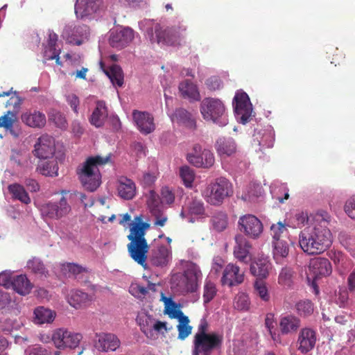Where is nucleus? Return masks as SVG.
<instances>
[{"instance_id": "37", "label": "nucleus", "mask_w": 355, "mask_h": 355, "mask_svg": "<svg viewBox=\"0 0 355 355\" xmlns=\"http://www.w3.org/2000/svg\"><path fill=\"white\" fill-rule=\"evenodd\" d=\"M270 268V262L266 257H261L253 261L250 266L251 273L259 278H265Z\"/></svg>"}, {"instance_id": "33", "label": "nucleus", "mask_w": 355, "mask_h": 355, "mask_svg": "<svg viewBox=\"0 0 355 355\" xmlns=\"http://www.w3.org/2000/svg\"><path fill=\"white\" fill-rule=\"evenodd\" d=\"M179 91L183 98L190 101H198L200 99L197 85L189 80H183L180 83Z\"/></svg>"}, {"instance_id": "48", "label": "nucleus", "mask_w": 355, "mask_h": 355, "mask_svg": "<svg viewBox=\"0 0 355 355\" xmlns=\"http://www.w3.org/2000/svg\"><path fill=\"white\" fill-rule=\"evenodd\" d=\"M15 120V114L13 112L8 111L6 114L0 117V127L3 128L6 130L9 131L15 137H17V135L15 134L13 130V124Z\"/></svg>"}, {"instance_id": "36", "label": "nucleus", "mask_w": 355, "mask_h": 355, "mask_svg": "<svg viewBox=\"0 0 355 355\" xmlns=\"http://www.w3.org/2000/svg\"><path fill=\"white\" fill-rule=\"evenodd\" d=\"M169 116L173 123L183 125L190 128H193L195 126V121L191 114L184 109H177L174 113Z\"/></svg>"}, {"instance_id": "20", "label": "nucleus", "mask_w": 355, "mask_h": 355, "mask_svg": "<svg viewBox=\"0 0 355 355\" xmlns=\"http://www.w3.org/2000/svg\"><path fill=\"white\" fill-rule=\"evenodd\" d=\"M120 340L113 334L101 333L96 335L94 346L99 352H114L120 346Z\"/></svg>"}, {"instance_id": "41", "label": "nucleus", "mask_w": 355, "mask_h": 355, "mask_svg": "<svg viewBox=\"0 0 355 355\" xmlns=\"http://www.w3.org/2000/svg\"><path fill=\"white\" fill-rule=\"evenodd\" d=\"M111 83L114 85L121 87L123 84V73L121 68L116 64H112L108 69L104 70Z\"/></svg>"}, {"instance_id": "29", "label": "nucleus", "mask_w": 355, "mask_h": 355, "mask_svg": "<svg viewBox=\"0 0 355 355\" xmlns=\"http://www.w3.org/2000/svg\"><path fill=\"white\" fill-rule=\"evenodd\" d=\"M21 121L26 125L31 128H42L46 124V116L37 110H29L24 112L21 116Z\"/></svg>"}, {"instance_id": "40", "label": "nucleus", "mask_w": 355, "mask_h": 355, "mask_svg": "<svg viewBox=\"0 0 355 355\" xmlns=\"http://www.w3.org/2000/svg\"><path fill=\"white\" fill-rule=\"evenodd\" d=\"M155 319L146 313H141L137 315V322L142 332L148 338H152V327Z\"/></svg>"}, {"instance_id": "34", "label": "nucleus", "mask_w": 355, "mask_h": 355, "mask_svg": "<svg viewBox=\"0 0 355 355\" xmlns=\"http://www.w3.org/2000/svg\"><path fill=\"white\" fill-rule=\"evenodd\" d=\"M92 300L87 293L79 290H71L67 296L68 303L75 309L86 306Z\"/></svg>"}, {"instance_id": "47", "label": "nucleus", "mask_w": 355, "mask_h": 355, "mask_svg": "<svg viewBox=\"0 0 355 355\" xmlns=\"http://www.w3.org/2000/svg\"><path fill=\"white\" fill-rule=\"evenodd\" d=\"M61 271L64 276L69 277L74 276L78 278L79 275L85 272V269L79 265L67 263L61 265Z\"/></svg>"}, {"instance_id": "61", "label": "nucleus", "mask_w": 355, "mask_h": 355, "mask_svg": "<svg viewBox=\"0 0 355 355\" xmlns=\"http://www.w3.org/2000/svg\"><path fill=\"white\" fill-rule=\"evenodd\" d=\"M172 329V327H168L167 322H162L155 319L152 327V337L154 336V332L164 335Z\"/></svg>"}, {"instance_id": "39", "label": "nucleus", "mask_w": 355, "mask_h": 355, "mask_svg": "<svg viewBox=\"0 0 355 355\" xmlns=\"http://www.w3.org/2000/svg\"><path fill=\"white\" fill-rule=\"evenodd\" d=\"M272 254L276 263L282 264L289 252V247L285 241H272Z\"/></svg>"}, {"instance_id": "32", "label": "nucleus", "mask_w": 355, "mask_h": 355, "mask_svg": "<svg viewBox=\"0 0 355 355\" xmlns=\"http://www.w3.org/2000/svg\"><path fill=\"white\" fill-rule=\"evenodd\" d=\"M33 315V322L38 325L51 324L56 317V313L54 311L44 306L35 308Z\"/></svg>"}, {"instance_id": "63", "label": "nucleus", "mask_w": 355, "mask_h": 355, "mask_svg": "<svg viewBox=\"0 0 355 355\" xmlns=\"http://www.w3.org/2000/svg\"><path fill=\"white\" fill-rule=\"evenodd\" d=\"M129 292L135 297L141 298L147 294V288L137 283H134L130 285Z\"/></svg>"}, {"instance_id": "9", "label": "nucleus", "mask_w": 355, "mask_h": 355, "mask_svg": "<svg viewBox=\"0 0 355 355\" xmlns=\"http://www.w3.org/2000/svg\"><path fill=\"white\" fill-rule=\"evenodd\" d=\"M232 186L225 178H218L209 184L202 192L205 200L211 205H220L232 193Z\"/></svg>"}, {"instance_id": "51", "label": "nucleus", "mask_w": 355, "mask_h": 355, "mask_svg": "<svg viewBox=\"0 0 355 355\" xmlns=\"http://www.w3.org/2000/svg\"><path fill=\"white\" fill-rule=\"evenodd\" d=\"M298 314L302 317L311 315L314 311L313 304L309 300H301L296 304Z\"/></svg>"}, {"instance_id": "43", "label": "nucleus", "mask_w": 355, "mask_h": 355, "mask_svg": "<svg viewBox=\"0 0 355 355\" xmlns=\"http://www.w3.org/2000/svg\"><path fill=\"white\" fill-rule=\"evenodd\" d=\"M69 329L59 328L55 329L51 336V340L57 349H64V343L68 338Z\"/></svg>"}, {"instance_id": "64", "label": "nucleus", "mask_w": 355, "mask_h": 355, "mask_svg": "<svg viewBox=\"0 0 355 355\" xmlns=\"http://www.w3.org/2000/svg\"><path fill=\"white\" fill-rule=\"evenodd\" d=\"M26 355H50L48 351L40 345L30 346L25 349Z\"/></svg>"}, {"instance_id": "10", "label": "nucleus", "mask_w": 355, "mask_h": 355, "mask_svg": "<svg viewBox=\"0 0 355 355\" xmlns=\"http://www.w3.org/2000/svg\"><path fill=\"white\" fill-rule=\"evenodd\" d=\"M71 211L67 199L62 197L59 201H49L41 206L40 211L45 220H60Z\"/></svg>"}, {"instance_id": "15", "label": "nucleus", "mask_w": 355, "mask_h": 355, "mask_svg": "<svg viewBox=\"0 0 355 355\" xmlns=\"http://www.w3.org/2000/svg\"><path fill=\"white\" fill-rule=\"evenodd\" d=\"M89 28L85 25L67 24L62 31V37L69 43L80 45L89 36Z\"/></svg>"}, {"instance_id": "59", "label": "nucleus", "mask_w": 355, "mask_h": 355, "mask_svg": "<svg viewBox=\"0 0 355 355\" xmlns=\"http://www.w3.org/2000/svg\"><path fill=\"white\" fill-rule=\"evenodd\" d=\"M315 216H311L310 217L308 216L307 213L306 212H299L297 213L295 216V219L296 220V224L293 225L294 227H300L302 225H304L306 223L307 224V226L313 223V218Z\"/></svg>"}, {"instance_id": "13", "label": "nucleus", "mask_w": 355, "mask_h": 355, "mask_svg": "<svg viewBox=\"0 0 355 355\" xmlns=\"http://www.w3.org/2000/svg\"><path fill=\"white\" fill-rule=\"evenodd\" d=\"M238 224L241 232L252 239L258 238L263 232L262 223L252 214L241 216Z\"/></svg>"}, {"instance_id": "4", "label": "nucleus", "mask_w": 355, "mask_h": 355, "mask_svg": "<svg viewBox=\"0 0 355 355\" xmlns=\"http://www.w3.org/2000/svg\"><path fill=\"white\" fill-rule=\"evenodd\" d=\"M110 159V156L89 157L78 169V174L83 186L89 191H94L101 184L99 166Z\"/></svg>"}, {"instance_id": "8", "label": "nucleus", "mask_w": 355, "mask_h": 355, "mask_svg": "<svg viewBox=\"0 0 355 355\" xmlns=\"http://www.w3.org/2000/svg\"><path fill=\"white\" fill-rule=\"evenodd\" d=\"M161 300L164 304V313L168 315L171 318L178 320V324L177 325L178 338L182 340H184L191 334L192 331V327L189 325V318L184 315L171 297H166L162 294Z\"/></svg>"}, {"instance_id": "31", "label": "nucleus", "mask_w": 355, "mask_h": 355, "mask_svg": "<svg viewBox=\"0 0 355 355\" xmlns=\"http://www.w3.org/2000/svg\"><path fill=\"white\" fill-rule=\"evenodd\" d=\"M171 259L172 253L171 246L166 247L161 245L158 247L156 250L153 252L150 261L156 266L163 267L168 265Z\"/></svg>"}, {"instance_id": "27", "label": "nucleus", "mask_w": 355, "mask_h": 355, "mask_svg": "<svg viewBox=\"0 0 355 355\" xmlns=\"http://www.w3.org/2000/svg\"><path fill=\"white\" fill-rule=\"evenodd\" d=\"M117 193L123 200L132 199L136 195L135 183L126 177H120L117 182Z\"/></svg>"}, {"instance_id": "12", "label": "nucleus", "mask_w": 355, "mask_h": 355, "mask_svg": "<svg viewBox=\"0 0 355 355\" xmlns=\"http://www.w3.org/2000/svg\"><path fill=\"white\" fill-rule=\"evenodd\" d=\"M180 216L187 223H195L205 218L207 214L203 202L196 198L189 200L182 207Z\"/></svg>"}, {"instance_id": "44", "label": "nucleus", "mask_w": 355, "mask_h": 355, "mask_svg": "<svg viewBox=\"0 0 355 355\" xmlns=\"http://www.w3.org/2000/svg\"><path fill=\"white\" fill-rule=\"evenodd\" d=\"M294 271L291 267L282 268L278 277V283L284 288H290L293 283Z\"/></svg>"}, {"instance_id": "11", "label": "nucleus", "mask_w": 355, "mask_h": 355, "mask_svg": "<svg viewBox=\"0 0 355 355\" xmlns=\"http://www.w3.org/2000/svg\"><path fill=\"white\" fill-rule=\"evenodd\" d=\"M235 116L242 123H247L252 113V105L248 95L243 92H237L233 101Z\"/></svg>"}, {"instance_id": "23", "label": "nucleus", "mask_w": 355, "mask_h": 355, "mask_svg": "<svg viewBox=\"0 0 355 355\" xmlns=\"http://www.w3.org/2000/svg\"><path fill=\"white\" fill-rule=\"evenodd\" d=\"M55 149L54 139L47 135L41 136L35 145L34 154L42 159H46L53 156Z\"/></svg>"}, {"instance_id": "56", "label": "nucleus", "mask_w": 355, "mask_h": 355, "mask_svg": "<svg viewBox=\"0 0 355 355\" xmlns=\"http://www.w3.org/2000/svg\"><path fill=\"white\" fill-rule=\"evenodd\" d=\"M180 176L186 187H191L192 186L195 176L191 168L187 166H182L180 168Z\"/></svg>"}, {"instance_id": "16", "label": "nucleus", "mask_w": 355, "mask_h": 355, "mask_svg": "<svg viewBox=\"0 0 355 355\" xmlns=\"http://www.w3.org/2000/svg\"><path fill=\"white\" fill-rule=\"evenodd\" d=\"M187 160L196 167L209 168L214 163V156L210 150H202L200 146L196 145L193 152L187 155Z\"/></svg>"}, {"instance_id": "6", "label": "nucleus", "mask_w": 355, "mask_h": 355, "mask_svg": "<svg viewBox=\"0 0 355 355\" xmlns=\"http://www.w3.org/2000/svg\"><path fill=\"white\" fill-rule=\"evenodd\" d=\"M200 111L206 121L224 127L228 123L227 112L223 102L216 98H205L200 103Z\"/></svg>"}, {"instance_id": "58", "label": "nucleus", "mask_w": 355, "mask_h": 355, "mask_svg": "<svg viewBox=\"0 0 355 355\" xmlns=\"http://www.w3.org/2000/svg\"><path fill=\"white\" fill-rule=\"evenodd\" d=\"M60 53V49H57L55 46H46L44 47V51L43 52V56L45 61L51 60L55 59L56 63L58 65H61L62 63L60 61L59 55Z\"/></svg>"}, {"instance_id": "50", "label": "nucleus", "mask_w": 355, "mask_h": 355, "mask_svg": "<svg viewBox=\"0 0 355 355\" xmlns=\"http://www.w3.org/2000/svg\"><path fill=\"white\" fill-rule=\"evenodd\" d=\"M261 194L262 187L259 184H254L242 195V199L246 202H254Z\"/></svg>"}, {"instance_id": "17", "label": "nucleus", "mask_w": 355, "mask_h": 355, "mask_svg": "<svg viewBox=\"0 0 355 355\" xmlns=\"http://www.w3.org/2000/svg\"><path fill=\"white\" fill-rule=\"evenodd\" d=\"M103 0H76L74 9L78 18H91L102 7Z\"/></svg>"}, {"instance_id": "7", "label": "nucleus", "mask_w": 355, "mask_h": 355, "mask_svg": "<svg viewBox=\"0 0 355 355\" xmlns=\"http://www.w3.org/2000/svg\"><path fill=\"white\" fill-rule=\"evenodd\" d=\"M155 33L153 29L147 31V35L152 43H157L162 46H176L180 44L187 26L179 24L171 27L162 29L159 25H155Z\"/></svg>"}, {"instance_id": "28", "label": "nucleus", "mask_w": 355, "mask_h": 355, "mask_svg": "<svg viewBox=\"0 0 355 355\" xmlns=\"http://www.w3.org/2000/svg\"><path fill=\"white\" fill-rule=\"evenodd\" d=\"M300 320L292 314L282 315L279 318V329L282 334L288 335L295 333L300 327Z\"/></svg>"}, {"instance_id": "18", "label": "nucleus", "mask_w": 355, "mask_h": 355, "mask_svg": "<svg viewBox=\"0 0 355 355\" xmlns=\"http://www.w3.org/2000/svg\"><path fill=\"white\" fill-rule=\"evenodd\" d=\"M317 340V332L314 329L302 328L297 337V349L302 354H306L314 348Z\"/></svg>"}, {"instance_id": "42", "label": "nucleus", "mask_w": 355, "mask_h": 355, "mask_svg": "<svg viewBox=\"0 0 355 355\" xmlns=\"http://www.w3.org/2000/svg\"><path fill=\"white\" fill-rule=\"evenodd\" d=\"M8 190L14 199H17L24 204L31 202V198L23 186L19 184H12L8 186Z\"/></svg>"}, {"instance_id": "57", "label": "nucleus", "mask_w": 355, "mask_h": 355, "mask_svg": "<svg viewBox=\"0 0 355 355\" xmlns=\"http://www.w3.org/2000/svg\"><path fill=\"white\" fill-rule=\"evenodd\" d=\"M254 293L263 301L268 302L270 300V294L268 288L262 281H256L254 284Z\"/></svg>"}, {"instance_id": "46", "label": "nucleus", "mask_w": 355, "mask_h": 355, "mask_svg": "<svg viewBox=\"0 0 355 355\" xmlns=\"http://www.w3.org/2000/svg\"><path fill=\"white\" fill-rule=\"evenodd\" d=\"M26 268L35 274L46 276L48 273L42 261L36 257L29 259L26 263Z\"/></svg>"}, {"instance_id": "22", "label": "nucleus", "mask_w": 355, "mask_h": 355, "mask_svg": "<svg viewBox=\"0 0 355 355\" xmlns=\"http://www.w3.org/2000/svg\"><path fill=\"white\" fill-rule=\"evenodd\" d=\"M132 119L137 128L144 135L150 134L155 129L154 118L148 112L133 110Z\"/></svg>"}, {"instance_id": "2", "label": "nucleus", "mask_w": 355, "mask_h": 355, "mask_svg": "<svg viewBox=\"0 0 355 355\" xmlns=\"http://www.w3.org/2000/svg\"><path fill=\"white\" fill-rule=\"evenodd\" d=\"M135 223H131L130 234L128 236L130 243L128 245V250L130 257L143 267H146L147 254L149 246L144 238L149 224L142 222V216H137Z\"/></svg>"}, {"instance_id": "54", "label": "nucleus", "mask_w": 355, "mask_h": 355, "mask_svg": "<svg viewBox=\"0 0 355 355\" xmlns=\"http://www.w3.org/2000/svg\"><path fill=\"white\" fill-rule=\"evenodd\" d=\"M217 292L216 285L209 279L205 280L204 286L203 300L205 303L209 302L216 295Z\"/></svg>"}, {"instance_id": "62", "label": "nucleus", "mask_w": 355, "mask_h": 355, "mask_svg": "<svg viewBox=\"0 0 355 355\" xmlns=\"http://www.w3.org/2000/svg\"><path fill=\"white\" fill-rule=\"evenodd\" d=\"M345 214L352 220H355V195L350 196L344 205Z\"/></svg>"}, {"instance_id": "60", "label": "nucleus", "mask_w": 355, "mask_h": 355, "mask_svg": "<svg viewBox=\"0 0 355 355\" xmlns=\"http://www.w3.org/2000/svg\"><path fill=\"white\" fill-rule=\"evenodd\" d=\"M49 120L52 121L58 128H65L67 121L64 116L59 112L53 111L49 114Z\"/></svg>"}, {"instance_id": "45", "label": "nucleus", "mask_w": 355, "mask_h": 355, "mask_svg": "<svg viewBox=\"0 0 355 355\" xmlns=\"http://www.w3.org/2000/svg\"><path fill=\"white\" fill-rule=\"evenodd\" d=\"M37 169L41 174L46 176L54 177L58 175V166L54 160L41 162Z\"/></svg>"}, {"instance_id": "14", "label": "nucleus", "mask_w": 355, "mask_h": 355, "mask_svg": "<svg viewBox=\"0 0 355 355\" xmlns=\"http://www.w3.org/2000/svg\"><path fill=\"white\" fill-rule=\"evenodd\" d=\"M135 37V33L130 28L112 29L110 32L109 43L115 49H121L131 43Z\"/></svg>"}, {"instance_id": "52", "label": "nucleus", "mask_w": 355, "mask_h": 355, "mask_svg": "<svg viewBox=\"0 0 355 355\" xmlns=\"http://www.w3.org/2000/svg\"><path fill=\"white\" fill-rule=\"evenodd\" d=\"M68 338L64 343V349H76L78 347L83 336L82 334L69 330Z\"/></svg>"}, {"instance_id": "30", "label": "nucleus", "mask_w": 355, "mask_h": 355, "mask_svg": "<svg viewBox=\"0 0 355 355\" xmlns=\"http://www.w3.org/2000/svg\"><path fill=\"white\" fill-rule=\"evenodd\" d=\"M108 116L106 104L103 101H98L96 107L89 118V122L96 128L102 127Z\"/></svg>"}, {"instance_id": "24", "label": "nucleus", "mask_w": 355, "mask_h": 355, "mask_svg": "<svg viewBox=\"0 0 355 355\" xmlns=\"http://www.w3.org/2000/svg\"><path fill=\"white\" fill-rule=\"evenodd\" d=\"M148 205L154 225L164 227L167 222L168 217L164 211L162 209V206L159 204L157 196L153 193H151L150 198L148 201Z\"/></svg>"}, {"instance_id": "55", "label": "nucleus", "mask_w": 355, "mask_h": 355, "mask_svg": "<svg viewBox=\"0 0 355 355\" xmlns=\"http://www.w3.org/2000/svg\"><path fill=\"white\" fill-rule=\"evenodd\" d=\"M270 232L273 239L272 241H282V239H281L287 232V228L282 222H278L271 225Z\"/></svg>"}, {"instance_id": "26", "label": "nucleus", "mask_w": 355, "mask_h": 355, "mask_svg": "<svg viewBox=\"0 0 355 355\" xmlns=\"http://www.w3.org/2000/svg\"><path fill=\"white\" fill-rule=\"evenodd\" d=\"M254 141L261 148H272L275 141V132L271 125H267L263 129L256 130L254 135Z\"/></svg>"}, {"instance_id": "19", "label": "nucleus", "mask_w": 355, "mask_h": 355, "mask_svg": "<svg viewBox=\"0 0 355 355\" xmlns=\"http://www.w3.org/2000/svg\"><path fill=\"white\" fill-rule=\"evenodd\" d=\"M332 268L330 261L322 257L311 259L309 265V276L315 280L331 275Z\"/></svg>"}, {"instance_id": "25", "label": "nucleus", "mask_w": 355, "mask_h": 355, "mask_svg": "<svg viewBox=\"0 0 355 355\" xmlns=\"http://www.w3.org/2000/svg\"><path fill=\"white\" fill-rule=\"evenodd\" d=\"M217 154L221 158H226L234 155L237 150V144L232 137H219L215 144Z\"/></svg>"}, {"instance_id": "5", "label": "nucleus", "mask_w": 355, "mask_h": 355, "mask_svg": "<svg viewBox=\"0 0 355 355\" xmlns=\"http://www.w3.org/2000/svg\"><path fill=\"white\" fill-rule=\"evenodd\" d=\"M202 273L196 264H190L184 273H177L171 278V288L177 293L186 295L194 293L198 288Z\"/></svg>"}, {"instance_id": "21", "label": "nucleus", "mask_w": 355, "mask_h": 355, "mask_svg": "<svg viewBox=\"0 0 355 355\" xmlns=\"http://www.w3.org/2000/svg\"><path fill=\"white\" fill-rule=\"evenodd\" d=\"M244 271L234 263H228L224 268L221 283L230 287L239 285L244 281Z\"/></svg>"}, {"instance_id": "49", "label": "nucleus", "mask_w": 355, "mask_h": 355, "mask_svg": "<svg viewBox=\"0 0 355 355\" xmlns=\"http://www.w3.org/2000/svg\"><path fill=\"white\" fill-rule=\"evenodd\" d=\"M213 227L217 232H222L225 230L228 225L227 216L223 212L215 214L211 218Z\"/></svg>"}, {"instance_id": "1", "label": "nucleus", "mask_w": 355, "mask_h": 355, "mask_svg": "<svg viewBox=\"0 0 355 355\" xmlns=\"http://www.w3.org/2000/svg\"><path fill=\"white\" fill-rule=\"evenodd\" d=\"M328 215L317 213L313 223L305 227L299 234L301 249L308 254H319L326 251L332 243V235L327 227Z\"/></svg>"}, {"instance_id": "35", "label": "nucleus", "mask_w": 355, "mask_h": 355, "mask_svg": "<svg viewBox=\"0 0 355 355\" xmlns=\"http://www.w3.org/2000/svg\"><path fill=\"white\" fill-rule=\"evenodd\" d=\"M235 240L236 244L234 248V255L239 261L245 263L250 253V245L242 236H236Z\"/></svg>"}, {"instance_id": "38", "label": "nucleus", "mask_w": 355, "mask_h": 355, "mask_svg": "<svg viewBox=\"0 0 355 355\" xmlns=\"http://www.w3.org/2000/svg\"><path fill=\"white\" fill-rule=\"evenodd\" d=\"M11 287L19 295H26L31 293L32 284L26 275H19L13 277Z\"/></svg>"}, {"instance_id": "3", "label": "nucleus", "mask_w": 355, "mask_h": 355, "mask_svg": "<svg viewBox=\"0 0 355 355\" xmlns=\"http://www.w3.org/2000/svg\"><path fill=\"white\" fill-rule=\"evenodd\" d=\"M207 323L201 320L194 336L192 355H210L214 349L220 348L223 336L217 332L207 333Z\"/></svg>"}, {"instance_id": "53", "label": "nucleus", "mask_w": 355, "mask_h": 355, "mask_svg": "<svg viewBox=\"0 0 355 355\" xmlns=\"http://www.w3.org/2000/svg\"><path fill=\"white\" fill-rule=\"evenodd\" d=\"M234 306L239 311H247L250 307V300L247 294L239 293L234 300Z\"/></svg>"}]
</instances>
